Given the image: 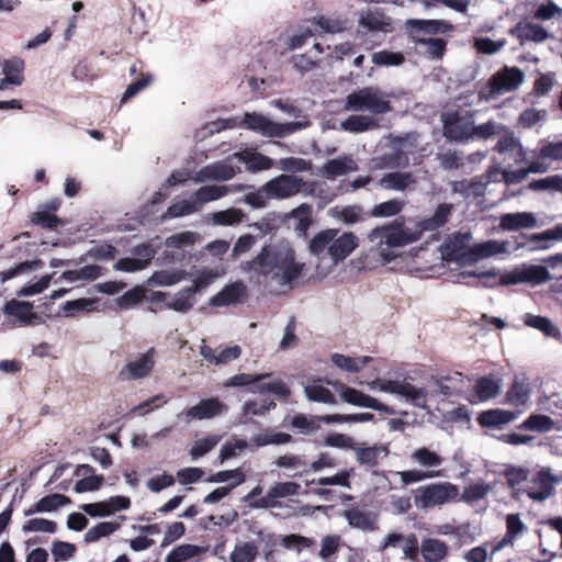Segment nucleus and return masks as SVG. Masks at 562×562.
Here are the masks:
<instances>
[{"mask_svg": "<svg viewBox=\"0 0 562 562\" xmlns=\"http://www.w3.org/2000/svg\"><path fill=\"white\" fill-rule=\"evenodd\" d=\"M503 251V246L496 240H487L481 244H476L473 246L469 255L471 256V261H475L480 258H487L494 255H497Z\"/></svg>", "mask_w": 562, "mask_h": 562, "instance_id": "nucleus-47", "label": "nucleus"}, {"mask_svg": "<svg viewBox=\"0 0 562 562\" xmlns=\"http://www.w3.org/2000/svg\"><path fill=\"white\" fill-rule=\"evenodd\" d=\"M502 130H505V127L493 121H488L477 126L473 123L471 128V139H488L493 135L498 134Z\"/></svg>", "mask_w": 562, "mask_h": 562, "instance_id": "nucleus-64", "label": "nucleus"}, {"mask_svg": "<svg viewBox=\"0 0 562 562\" xmlns=\"http://www.w3.org/2000/svg\"><path fill=\"white\" fill-rule=\"evenodd\" d=\"M472 236L470 233H454L443 244V254L451 259L471 260L469 243Z\"/></svg>", "mask_w": 562, "mask_h": 562, "instance_id": "nucleus-19", "label": "nucleus"}, {"mask_svg": "<svg viewBox=\"0 0 562 562\" xmlns=\"http://www.w3.org/2000/svg\"><path fill=\"white\" fill-rule=\"evenodd\" d=\"M281 544L288 550L295 549L297 552H301L303 549L313 547L315 541L301 535L291 533L281 537Z\"/></svg>", "mask_w": 562, "mask_h": 562, "instance_id": "nucleus-60", "label": "nucleus"}, {"mask_svg": "<svg viewBox=\"0 0 562 562\" xmlns=\"http://www.w3.org/2000/svg\"><path fill=\"white\" fill-rule=\"evenodd\" d=\"M528 189L532 191L555 190L562 192V176L554 175L547 178L532 180L529 182Z\"/></svg>", "mask_w": 562, "mask_h": 562, "instance_id": "nucleus-63", "label": "nucleus"}, {"mask_svg": "<svg viewBox=\"0 0 562 562\" xmlns=\"http://www.w3.org/2000/svg\"><path fill=\"white\" fill-rule=\"evenodd\" d=\"M102 273V268L98 265H87L77 270L64 272V278L68 281L88 280L93 281Z\"/></svg>", "mask_w": 562, "mask_h": 562, "instance_id": "nucleus-46", "label": "nucleus"}, {"mask_svg": "<svg viewBox=\"0 0 562 562\" xmlns=\"http://www.w3.org/2000/svg\"><path fill=\"white\" fill-rule=\"evenodd\" d=\"M228 188L226 186H204L199 188L192 195L195 204L200 205L218 200L225 196L228 193Z\"/></svg>", "mask_w": 562, "mask_h": 562, "instance_id": "nucleus-37", "label": "nucleus"}, {"mask_svg": "<svg viewBox=\"0 0 562 562\" xmlns=\"http://www.w3.org/2000/svg\"><path fill=\"white\" fill-rule=\"evenodd\" d=\"M31 302L12 299L4 304L2 311L7 316L14 317L23 324H30L36 317Z\"/></svg>", "mask_w": 562, "mask_h": 562, "instance_id": "nucleus-24", "label": "nucleus"}, {"mask_svg": "<svg viewBox=\"0 0 562 562\" xmlns=\"http://www.w3.org/2000/svg\"><path fill=\"white\" fill-rule=\"evenodd\" d=\"M274 464L279 468L301 470L294 474H289V476L291 477H294L303 472H307L306 462L303 460L302 457L295 454L280 456L279 458L276 459Z\"/></svg>", "mask_w": 562, "mask_h": 562, "instance_id": "nucleus-57", "label": "nucleus"}, {"mask_svg": "<svg viewBox=\"0 0 562 562\" xmlns=\"http://www.w3.org/2000/svg\"><path fill=\"white\" fill-rule=\"evenodd\" d=\"M235 173L236 172L231 165L215 162L201 168L200 171L198 172L196 181H227L234 178Z\"/></svg>", "mask_w": 562, "mask_h": 562, "instance_id": "nucleus-25", "label": "nucleus"}, {"mask_svg": "<svg viewBox=\"0 0 562 562\" xmlns=\"http://www.w3.org/2000/svg\"><path fill=\"white\" fill-rule=\"evenodd\" d=\"M238 126L266 137H285L300 127L297 122L277 123L257 112H246Z\"/></svg>", "mask_w": 562, "mask_h": 562, "instance_id": "nucleus-5", "label": "nucleus"}, {"mask_svg": "<svg viewBox=\"0 0 562 562\" xmlns=\"http://www.w3.org/2000/svg\"><path fill=\"white\" fill-rule=\"evenodd\" d=\"M555 422L544 414H531L519 426L518 429L546 434L554 429Z\"/></svg>", "mask_w": 562, "mask_h": 562, "instance_id": "nucleus-32", "label": "nucleus"}, {"mask_svg": "<svg viewBox=\"0 0 562 562\" xmlns=\"http://www.w3.org/2000/svg\"><path fill=\"white\" fill-rule=\"evenodd\" d=\"M290 424L293 429H297L303 435H312L321 428L318 415L306 416L299 413L292 417Z\"/></svg>", "mask_w": 562, "mask_h": 562, "instance_id": "nucleus-38", "label": "nucleus"}, {"mask_svg": "<svg viewBox=\"0 0 562 562\" xmlns=\"http://www.w3.org/2000/svg\"><path fill=\"white\" fill-rule=\"evenodd\" d=\"M359 246V238L351 232L335 237L328 247V255L335 263L345 260Z\"/></svg>", "mask_w": 562, "mask_h": 562, "instance_id": "nucleus-17", "label": "nucleus"}, {"mask_svg": "<svg viewBox=\"0 0 562 562\" xmlns=\"http://www.w3.org/2000/svg\"><path fill=\"white\" fill-rule=\"evenodd\" d=\"M372 360L369 356L363 357H348L341 353H333L331 355V362L339 369L356 373L359 372L362 368H364L370 361Z\"/></svg>", "mask_w": 562, "mask_h": 562, "instance_id": "nucleus-33", "label": "nucleus"}, {"mask_svg": "<svg viewBox=\"0 0 562 562\" xmlns=\"http://www.w3.org/2000/svg\"><path fill=\"white\" fill-rule=\"evenodd\" d=\"M333 385L339 387L341 400L348 404H351L355 406H360V407L372 408L374 411L383 412L389 415H393L395 413L394 409H392L384 403L378 401L374 397H371V396L364 394L363 392H361L357 389L349 387V386H347L342 383H338V382L333 383Z\"/></svg>", "mask_w": 562, "mask_h": 562, "instance_id": "nucleus-11", "label": "nucleus"}, {"mask_svg": "<svg viewBox=\"0 0 562 562\" xmlns=\"http://www.w3.org/2000/svg\"><path fill=\"white\" fill-rule=\"evenodd\" d=\"M228 412V406L217 397L201 400L186 413L191 419H211Z\"/></svg>", "mask_w": 562, "mask_h": 562, "instance_id": "nucleus-16", "label": "nucleus"}, {"mask_svg": "<svg viewBox=\"0 0 562 562\" xmlns=\"http://www.w3.org/2000/svg\"><path fill=\"white\" fill-rule=\"evenodd\" d=\"M412 459L418 464L427 468L439 467L442 462V459L438 453L425 447L416 449L412 453Z\"/></svg>", "mask_w": 562, "mask_h": 562, "instance_id": "nucleus-59", "label": "nucleus"}, {"mask_svg": "<svg viewBox=\"0 0 562 562\" xmlns=\"http://www.w3.org/2000/svg\"><path fill=\"white\" fill-rule=\"evenodd\" d=\"M530 397V389L524 381L515 379L505 394V403L512 406H524Z\"/></svg>", "mask_w": 562, "mask_h": 562, "instance_id": "nucleus-30", "label": "nucleus"}, {"mask_svg": "<svg viewBox=\"0 0 562 562\" xmlns=\"http://www.w3.org/2000/svg\"><path fill=\"white\" fill-rule=\"evenodd\" d=\"M119 528H120L119 522H113V521L98 522L95 526H93L86 532L85 541L88 543L95 542L103 537H108V536L112 535Z\"/></svg>", "mask_w": 562, "mask_h": 562, "instance_id": "nucleus-48", "label": "nucleus"}, {"mask_svg": "<svg viewBox=\"0 0 562 562\" xmlns=\"http://www.w3.org/2000/svg\"><path fill=\"white\" fill-rule=\"evenodd\" d=\"M524 80V72L518 67H504L502 70L494 74L490 81L488 87L492 92L514 91Z\"/></svg>", "mask_w": 562, "mask_h": 562, "instance_id": "nucleus-13", "label": "nucleus"}, {"mask_svg": "<svg viewBox=\"0 0 562 562\" xmlns=\"http://www.w3.org/2000/svg\"><path fill=\"white\" fill-rule=\"evenodd\" d=\"M353 475H355V468H350V469L339 471L335 475H331V476L319 477L317 481L312 480L310 482H306V485L310 486L312 484L317 483L319 485H339V486L350 488L351 487L350 479Z\"/></svg>", "mask_w": 562, "mask_h": 562, "instance_id": "nucleus-41", "label": "nucleus"}, {"mask_svg": "<svg viewBox=\"0 0 562 562\" xmlns=\"http://www.w3.org/2000/svg\"><path fill=\"white\" fill-rule=\"evenodd\" d=\"M292 441V436L286 432H273L267 431L263 434H259L254 437V442L258 447H263L268 445H283Z\"/></svg>", "mask_w": 562, "mask_h": 562, "instance_id": "nucleus-58", "label": "nucleus"}, {"mask_svg": "<svg viewBox=\"0 0 562 562\" xmlns=\"http://www.w3.org/2000/svg\"><path fill=\"white\" fill-rule=\"evenodd\" d=\"M194 294L188 288L181 290L167 306L180 313H187L193 307Z\"/></svg>", "mask_w": 562, "mask_h": 562, "instance_id": "nucleus-55", "label": "nucleus"}, {"mask_svg": "<svg viewBox=\"0 0 562 562\" xmlns=\"http://www.w3.org/2000/svg\"><path fill=\"white\" fill-rule=\"evenodd\" d=\"M154 355L155 349L150 348L137 360L126 363L120 371V375L128 380H138L149 375L155 366Z\"/></svg>", "mask_w": 562, "mask_h": 562, "instance_id": "nucleus-15", "label": "nucleus"}, {"mask_svg": "<svg viewBox=\"0 0 562 562\" xmlns=\"http://www.w3.org/2000/svg\"><path fill=\"white\" fill-rule=\"evenodd\" d=\"M379 183L386 190L404 191L411 184L415 183V179L411 172L395 171L384 175Z\"/></svg>", "mask_w": 562, "mask_h": 562, "instance_id": "nucleus-31", "label": "nucleus"}, {"mask_svg": "<svg viewBox=\"0 0 562 562\" xmlns=\"http://www.w3.org/2000/svg\"><path fill=\"white\" fill-rule=\"evenodd\" d=\"M405 33L415 46H425V54L431 59H441L447 50V41L438 37H419V33L429 35L446 34L454 26L445 20L409 19L404 23Z\"/></svg>", "mask_w": 562, "mask_h": 562, "instance_id": "nucleus-2", "label": "nucleus"}, {"mask_svg": "<svg viewBox=\"0 0 562 562\" xmlns=\"http://www.w3.org/2000/svg\"><path fill=\"white\" fill-rule=\"evenodd\" d=\"M244 213L239 209H228L213 214V222L217 225L228 226L239 224L244 218Z\"/></svg>", "mask_w": 562, "mask_h": 562, "instance_id": "nucleus-62", "label": "nucleus"}, {"mask_svg": "<svg viewBox=\"0 0 562 562\" xmlns=\"http://www.w3.org/2000/svg\"><path fill=\"white\" fill-rule=\"evenodd\" d=\"M420 553L425 562H440L448 554V546L435 538H426L422 541Z\"/></svg>", "mask_w": 562, "mask_h": 562, "instance_id": "nucleus-28", "label": "nucleus"}, {"mask_svg": "<svg viewBox=\"0 0 562 562\" xmlns=\"http://www.w3.org/2000/svg\"><path fill=\"white\" fill-rule=\"evenodd\" d=\"M338 235V229L327 228L317 233L308 244L310 252L314 256L322 255L331 245L333 239Z\"/></svg>", "mask_w": 562, "mask_h": 562, "instance_id": "nucleus-34", "label": "nucleus"}, {"mask_svg": "<svg viewBox=\"0 0 562 562\" xmlns=\"http://www.w3.org/2000/svg\"><path fill=\"white\" fill-rule=\"evenodd\" d=\"M221 439L222 437L220 435L214 434L195 440L190 449V456L193 459L205 456L217 446Z\"/></svg>", "mask_w": 562, "mask_h": 562, "instance_id": "nucleus-51", "label": "nucleus"}, {"mask_svg": "<svg viewBox=\"0 0 562 562\" xmlns=\"http://www.w3.org/2000/svg\"><path fill=\"white\" fill-rule=\"evenodd\" d=\"M97 303L98 301L95 299L81 297L78 300L67 301L63 305V311L66 316H74L79 312L90 313L97 308Z\"/></svg>", "mask_w": 562, "mask_h": 562, "instance_id": "nucleus-52", "label": "nucleus"}, {"mask_svg": "<svg viewBox=\"0 0 562 562\" xmlns=\"http://www.w3.org/2000/svg\"><path fill=\"white\" fill-rule=\"evenodd\" d=\"M245 480H246V475H245L244 471L240 468H237L234 470H224V471H218L216 473H213L206 479V482L223 483V482L233 481L227 486H233V488H235L236 486L244 483Z\"/></svg>", "mask_w": 562, "mask_h": 562, "instance_id": "nucleus-43", "label": "nucleus"}, {"mask_svg": "<svg viewBox=\"0 0 562 562\" xmlns=\"http://www.w3.org/2000/svg\"><path fill=\"white\" fill-rule=\"evenodd\" d=\"M509 34L519 40L520 44L526 42L541 43L549 37L548 32L539 24L518 22L509 30Z\"/></svg>", "mask_w": 562, "mask_h": 562, "instance_id": "nucleus-22", "label": "nucleus"}, {"mask_svg": "<svg viewBox=\"0 0 562 562\" xmlns=\"http://www.w3.org/2000/svg\"><path fill=\"white\" fill-rule=\"evenodd\" d=\"M30 222L37 227L55 231L59 225H64L61 218L53 213H48L42 209H38L36 212H33L30 215Z\"/></svg>", "mask_w": 562, "mask_h": 562, "instance_id": "nucleus-40", "label": "nucleus"}, {"mask_svg": "<svg viewBox=\"0 0 562 562\" xmlns=\"http://www.w3.org/2000/svg\"><path fill=\"white\" fill-rule=\"evenodd\" d=\"M405 206V202L398 199H392L373 206L368 213L371 217H391L400 214Z\"/></svg>", "mask_w": 562, "mask_h": 562, "instance_id": "nucleus-39", "label": "nucleus"}, {"mask_svg": "<svg viewBox=\"0 0 562 562\" xmlns=\"http://www.w3.org/2000/svg\"><path fill=\"white\" fill-rule=\"evenodd\" d=\"M457 496V486L449 482L430 483L414 490L415 506L422 509L443 505Z\"/></svg>", "mask_w": 562, "mask_h": 562, "instance_id": "nucleus-6", "label": "nucleus"}, {"mask_svg": "<svg viewBox=\"0 0 562 562\" xmlns=\"http://www.w3.org/2000/svg\"><path fill=\"white\" fill-rule=\"evenodd\" d=\"M503 131L504 134L501 135V137L498 138V142L494 149L501 154L513 153L515 150H518L519 155H522V146L520 145L519 140L515 137L514 133L506 128Z\"/></svg>", "mask_w": 562, "mask_h": 562, "instance_id": "nucleus-56", "label": "nucleus"}, {"mask_svg": "<svg viewBox=\"0 0 562 562\" xmlns=\"http://www.w3.org/2000/svg\"><path fill=\"white\" fill-rule=\"evenodd\" d=\"M537 224V220L532 213L519 212L508 213L501 217L499 226L505 231H518L520 228H531Z\"/></svg>", "mask_w": 562, "mask_h": 562, "instance_id": "nucleus-26", "label": "nucleus"}, {"mask_svg": "<svg viewBox=\"0 0 562 562\" xmlns=\"http://www.w3.org/2000/svg\"><path fill=\"white\" fill-rule=\"evenodd\" d=\"M258 555V548L254 542L236 544L231 553V562H254Z\"/></svg>", "mask_w": 562, "mask_h": 562, "instance_id": "nucleus-50", "label": "nucleus"}, {"mask_svg": "<svg viewBox=\"0 0 562 562\" xmlns=\"http://www.w3.org/2000/svg\"><path fill=\"white\" fill-rule=\"evenodd\" d=\"M387 97L389 94L376 87H364L347 95L345 109L348 111L367 110L373 114H384L392 111Z\"/></svg>", "mask_w": 562, "mask_h": 562, "instance_id": "nucleus-4", "label": "nucleus"}, {"mask_svg": "<svg viewBox=\"0 0 562 562\" xmlns=\"http://www.w3.org/2000/svg\"><path fill=\"white\" fill-rule=\"evenodd\" d=\"M501 392V381L492 374L480 376L471 391L469 401L472 404L484 403L495 398Z\"/></svg>", "mask_w": 562, "mask_h": 562, "instance_id": "nucleus-14", "label": "nucleus"}, {"mask_svg": "<svg viewBox=\"0 0 562 562\" xmlns=\"http://www.w3.org/2000/svg\"><path fill=\"white\" fill-rule=\"evenodd\" d=\"M203 552V548L195 544H181L172 549L167 557L165 562H184L192 559Z\"/></svg>", "mask_w": 562, "mask_h": 562, "instance_id": "nucleus-45", "label": "nucleus"}, {"mask_svg": "<svg viewBox=\"0 0 562 562\" xmlns=\"http://www.w3.org/2000/svg\"><path fill=\"white\" fill-rule=\"evenodd\" d=\"M516 418L517 413L515 412L491 408L481 412L476 417V422L482 428L502 429L505 425H508Z\"/></svg>", "mask_w": 562, "mask_h": 562, "instance_id": "nucleus-18", "label": "nucleus"}, {"mask_svg": "<svg viewBox=\"0 0 562 562\" xmlns=\"http://www.w3.org/2000/svg\"><path fill=\"white\" fill-rule=\"evenodd\" d=\"M560 482V477L555 476L550 468H541L530 479L522 490L530 499L543 502L554 492V485Z\"/></svg>", "mask_w": 562, "mask_h": 562, "instance_id": "nucleus-9", "label": "nucleus"}, {"mask_svg": "<svg viewBox=\"0 0 562 562\" xmlns=\"http://www.w3.org/2000/svg\"><path fill=\"white\" fill-rule=\"evenodd\" d=\"M300 484L295 482H278L272 485L263 497L256 499L251 506L255 508H274L280 506L279 498L296 495Z\"/></svg>", "mask_w": 562, "mask_h": 562, "instance_id": "nucleus-12", "label": "nucleus"}, {"mask_svg": "<svg viewBox=\"0 0 562 562\" xmlns=\"http://www.w3.org/2000/svg\"><path fill=\"white\" fill-rule=\"evenodd\" d=\"M419 237L418 229L406 228L401 220L378 226L368 234L369 241L378 246L379 255L385 262L396 258V254L391 248L403 247L418 240Z\"/></svg>", "mask_w": 562, "mask_h": 562, "instance_id": "nucleus-3", "label": "nucleus"}, {"mask_svg": "<svg viewBox=\"0 0 562 562\" xmlns=\"http://www.w3.org/2000/svg\"><path fill=\"white\" fill-rule=\"evenodd\" d=\"M246 295V288L243 283L236 282L226 285L217 294L210 300L212 306H227L241 301L243 296Z\"/></svg>", "mask_w": 562, "mask_h": 562, "instance_id": "nucleus-23", "label": "nucleus"}, {"mask_svg": "<svg viewBox=\"0 0 562 562\" xmlns=\"http://www.w3.org/2000/svg\"><path fill=\"white\" fill-rule=\"evenodd\" d=\"M306 397L312 402L325 403V404H336V397L334 394L325 386L318 384L307 385L304 389Z\"/></svg>", "mask_w": 562, "mask_h": 562, "instance_id": "nucleus-53", "label": "nucleus"}, {"mask_svg": "<svg viewBox=\"0 0 562 562\" xmlns=\"http://www.w3.org/2000/svg\"><path fill=\"white\" fill-rule=\"evenodd\" d=\"M259 283L274 282L279 286H293L303 274L305 265L296 260L295 250L289 245H265L251 260L241 265Z\"/></svg>", "mask_w": 562, "mask_h": 562, "instance_id": "nucleus-1", "label": "nucleus"}, {"mask_svg": "<svg viewBox=\"0 0 562 562\" xmlns=\"http://www.w3.org/2000/svg\"><path fill=\"white\" fill-rule=\"evenodd\" d=\"M342 516L352 528L361 529L363 531H374L378 529V517L374 513L364 512L359 507L353 506L346 509Z\"/></svg>", "mask_w": 562, "mask_h": 562, "instance_id": "nucleus-20", "label": "nucleus"}, {"mask_svg": "<svg viewBox=\"0 0 562 562\" xmlns=\"http://www.w3.org/2000/svg\"><path fill=\"white\" fill-rule=\"evenodd\" d=\"M24 61L21 58L9 59L3 65L4 79L2 85L20 86L23 82Z\"/></svg>", "mask_w": 562, "mask_h": 562, "instance_id": "nucleus-36", "label": "nucleus"}, {"mask_svg": "<svg viewBox=\"0 0 562 562\" xmlns=\"http://www.w3.org/2000/svg\"><path fill=\"white\" fill-rule=\"evenodd\" d=\"M372 385L379 387L380 391L391 394H396L405 397L414 406L419 408L426 407L427 391L424 387H416L407 381L397 380H383L376 379Z\"/></svg>", "mask_w": 562, "mask_h": 562, "instance_id": "nucleus-8", "label": "nucleus"}, {"mask_svg": "<svg viewBox=\"0 0 562 562\" xmlns=\"http://www.w3.org/2000/svg\"><path fill=\"white\" fill-rule=\"evenodd\" d=\"M524 283L542 284L552 279L549 270L543 266H529L521 268Z\"/></svg>", "mask_w": 562, "mask_h": 562, "instance_id": "nucleus-49", "label": "nucleus"}, {"mask_svg": "<svg viewBox=\"0 0 562 562\" xmlns=\"http://www.w3.org/2000/svg\"><path fill=\"white\" fill-rule=\"evenodd\" d=\"M276 407V403L271 398H262L260 401H246L243 405L244 415H263Z\"/></svg>", "mask_w": 562, "mask_h": 562, "instance_id": "nucleus-61", "label": "nucleus"}, {"mask_svg": "<svg viewBox=\"0 0 562 562\" xmlns=\"http://www.w3.org/2000/svg\"><path fill=\"white\" fill-rule=\"evenodd\" d=\"M526 238L533 245V248L546 249L548 248L547 241L562 239V225H557L542 233L531 234Z\"/></svg>", "mask_w": 562, "mask_h": 562, "instance_id": "nucleus-42", "label": "nucleus"}, {"mask_svg": "<svg viewBox=\"0 0 562 562\" xmlns=\"http://www.w3.org/2000/svg\"><path fill=\"white\" fill-rule=\"evenodd\" d=\"M345 131L351 133H362L376 126L374 119L364 115H350L341 123Z\"/></svg>", "mask_w": 562, "mask_h": 562, "instance_id": "nucleus-44", "label": "nucleus"}, {"mask_svg": "<svg viewBox=\"0 0 562 562\" xmlns=\"http://www.w3.org/2000/svg\"><path fill=\"white\" fill-rule=\"evenodd\" d=\"M71 501L68 496L63 494H50L42 497L38 502L33 504L29 509L24 510L25 516H31L35 513H47L58 509L59 507L69 504Z\"/></svg>", "mask_w": 562, "mask_h": 562, "instance_id": "nucleus-27", "label": "nucleus"}, {"mask_svg": "<svg viewBox=\"0 0 562 562\" xmlns=\"http://www.w3.org/2000/svg\"><path fill=\"white\" fill-rule=\"evenodd\" d=\"M526 526L521 521L519 514H508L506 516V535L502 541L494 547L493 552L503 548L506 543L512 542L517 536H519Z\"/></svg>", "mask_w": 562, "mask_h": 562, "instance_id": "nucleus-35", "label": "nucleus"}, {"mask_svg": "<svg viewBox=\"0 0 562 562\" xmlns=\"http://www.w3.org/2000/svg\"><path fill=\"white\" fill-rule=\"evenodd\" d=\"M405 61L401 52L379 50L372 54V63L376 66H400Z\"/></svg>", "mask_w": 562, "mask_h": 562, "instance_id": "nucleus-54", "label": "nucleus"}, {"mask_svg": "<svg viewBox=\"0 0 562 562\" xmlns=\"http://www.w3.org/2000/svg\"><path fill=\"white\" fill-rule=\"evenodd\" d=\"M452 205L448 203H441L437 206L434 215L429 218L422 221L418 225V232L422 235L425 231H436L442 227L451 215Z\"/></svg>", "mask_w": 562, "mask_h": 562, "instance_id": "nucleus-29", "label": "nucleus"}, {"mask_svg": "<svg viewBox=\"0 0 562 562\" xmlns=\"http://www.w3.org/2000/svg\"><path fill=\"white\" fill-rule=\"evenodd\" d=\"M356 461L367 468H375L379 465V460L386 457L390 450L384 445H373L370 447L356 446L353 447Z\"/></svg>", "mask_w": 562, "mask_h": 562, "instance_id": "nucleus-21", "label": "nucleus"}, {"mask_svg": "<svg viewBox=\"0 0 562 562\" xmlns=\"http://www.w3.org/2000/svg\"><path fill=\"white\" fill-rule=\"evenodd\" d=\"M442 133L448 140L468 143L471 139V128L474 113L470 111H447L441 114Z\"/></svg>", "mask_w": 562, "mask_h": 562, "instance_id": "nucleus-7", "label": "nucleus"}, {"mask_svg": "<svg viewBox=\"0 0 562 562\" xmlns=\"http://www.w3.org/2000/svg\"><path fill=\"white\" fill-rule=\"evenodd\" d=\"M302 178L294 175H280L263 184V190L270 199H286L297 194L304 187Z\"/></svg>", "mask_w": 562, "mask_h": 562, "instance_id": "nucleus-10", "label": "nucleus"}]
</instances>
